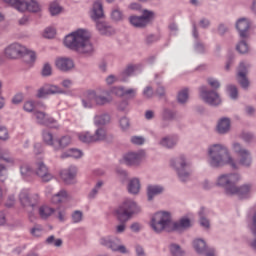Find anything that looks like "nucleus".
<instances>
[{"label": "nucleus", "mask_w": 256, "mask_h": 256, "mask_svg": "<svg viewBox=\"0 0 256 256\" xmlns=\"http://www.w3.org/2000/svg\"><path fill=\"white\" fill-rule=\"evenodd\" d=\"M150 225L156 233H161V231L171 233V231H181L191 227V220L182 218L179 222H172L169 212H158L152 217Z\"/></svg>", "instance_id": "f257e3e1"}, {"label": "nucleus", "mask_w": 256, "mask_h": 256, "mask_svg": "<svg viewBox=\"0 0 256 256\" xmlns=\"http://www.w3.org/2000/svg\"><path fill=\"white\" fill-rule=\"evenodd\" d=\"M241 179L238 173L222 174L218 177L216 185L225 189L226 195H238L240 199H247L251 193V185L237 187Z\"/></svg>", "instance_id": "f03ea898"}, {"label": "nucleus", "mask_w": 256, "mask_h": 256, "mask_svg": "<svg viewBox=\"0 0 256 256\" xmlns=\"http://www.w3.org/2000/svg\"><path fill=\"white\" fill-rule=\"evenodd\" d=\"M64 45L71 51H77V53H84L85 55H90L93 51L89 33L84 29H78L68 34L64 39Z\"/></svg>", "instance_id": "7ed1b4c3"}, {"label": "nucleus", "mask_w": 256, "mask_h": 256, "mask_svg": "<svg viewBox=\"0 0 256 256\" xmlns=\"http://www.w3.org/2000/svg\"><path fill=\"white\" fill-rule=\"evenodd\" d=\"M208 163L215 169L230 165L232 169H239L237 162L232 158L229 149L221 144H214L208 148Z\"/></svg>", "instance_id": "20e7f679"}, {"label": "nucleus", "mask_w": 256, "mask_h": 256, "mask_svg": "<svg viewBox=\"0 0 256 256\" xmlns=\"http://www.w3.org/2000/svg\"><path fill=\"white\" fill-rule=\"evenodd\" d=\"M141 211L137 203L131 199L125 200L116 210V215L120 221V225L116 227V233H123L125 231V223L129 221L133 215H137Z\"/></svg>", "instance_id": "39448f33"}, {"label": "nucleus", "mask_w": 256, "mask_h": 256, "mask_svg": "<svg viewBox=\"0 0 256 256\" xmlns=\"http://www.w3.org/2000/svg\"><path fill=\"white\" fill-rule=\"evenodd\" d=\"M90 17L96 23V29L99 31L101 35H113L115 30L113 27L109 26L107 22H101L99 19H103L105 17V13L103 12V3L101 1H95L92 6V10L90 11Z\"/></svg>", "instance_id": "423d86ee"}, {"label": "nucleus", "mask_w": 256, "mask_h": 256, "mask_svg": "<svg viewBox=\"0 0 256 256\" xmlns=\"http://www.w3.org/2000/svg\"><path fill=\"white\" fill-rule=\"evenodd\" d=\"M36 171H33V169H31V167L27 164H24L20 167V173L23 177V179H25L26 181H29V177H33V175H37L38 177H40V179L44 182V183H49V181H51V179H53V175H51V173H49V168H47V166L45 165V163L43 162H38L36 164Z\"/></svg>", "instance_id": "0eeeda50"}, {"label": "nucleus", "mask_w": 256, "mask_h": 256, "mask_svg": "<svg viewBox=\"0 0 256 256\" xmlns=\"http://www.w3.org/2000/svg\"><path fill=\"white\" fill-rule=\"evenodd\" d=\"M4 3H7L17 11L25 13L29 11L30 13H39L41 11V4L36 0H3Z\"/></svg>", "instance_id": "6e6552de"}, {"label": "nucleus", "mask_w": 256, "mask_h": 256, "mask_svg": "<svg viewBox=\"0 0 256 256\" xmlns=\"http://www.w3.org/2000/svg\"><path fill=\"white\" fill-rule=\"evenodd\" d=\"M108 103H111V98L97 94L95 91H88L86 97L82 99L83 107L86 109H91L94 105L103 107V105H108Z\"/></svg>", "instance_id": "1a4fd4ad"}, {"label": "nucleus", "mask_w": 256, "mask_h": 256, "mask_svg": "<svg viewBox=\"0 0 256 256\" xmlns=\"http://www.w3.org/2000/svg\"><path fill=\"white\" fill-rule=\"evenodd\" d=\"M171 165L176 169L180 181L185 182L189 180L191 173H189L190 165L187 163L184 155L171 160Z\"/></svg>", "instance_id": "9d476101"}, {"label": "nucleus", "mask_w": 256, "mask_h": 256, "mask_svg": "<svg viewBox=\"0 0 256 256\" xmlns=\"http://www.w3.org/2000/svg\"><path fill=\"white\" fill-rule=\"evenodd\" d=\"M139 65H128L124 71H122L118 76L115 75H109L106 78L107 85H113V83L122 82L125 83L129 80L131 75L139 69Z\"/></svg>", "instance_id": "9b49d317"}, {"label": "nucleus", "mask_w": 256, "mask_h": 256, "mask_svg": "<svg viewBox=\"0 0 256 256\" xmlns=\"http://www.w3.org/2000/svg\"><path fill=\"white\" fill-rule=\"evenodd\" d=\"M199 91L201 99L208 105L212 107L221 105V97H219V94L215 90H207V86H201Z\"/></svg>", "instance_id": "f8f14e48"}, {"label": "nucleus", "mask_w": 256, "mask_h": 256, "mask_svg": "<svg viewBox=\"0 0 256 256\" xmlns=\"http://www.w3.org/2000/svg\"><path fill=\"white\" fill-rule=\"evenodd\" d=\"M233 150L239 157V165H242V167H251V163H253V158L251 157V152H249V150L243 148L241 144L237 142L233 144Z\"/></svg>", "instance_id": "ddd939ff"}, {"label": "nucleus", "mask_w": 256, "mask_h": 256, "mask_svg": "<svg viewBox=\"0 0 256 256\" xmlns=\"http://www.w3.org/2000/svg\"><path fill=\"white\" fill-rule=\"evenodd\" d=\"M25 51V46L19 43H12L5 48L4 57H6V59H21Z\"/></svg>", "instance_id": "4468645a"}, {"label": "nucleus", "mask_w": 256, "mask_h": 256, "mask_svg": "<svg viewBox=\"0 0 256 256\" xmlns=\"http://www.w3.org/2000/svg\"><path fill=\"white\" fill-rule=\"evenodd\" d=\"M100 244L112 251H119V253H127V248L121 245V240L116 237H103L100 239Z\"/></svg>", "instance_id": "2eb2a0df"}, {"label": "nucleus", "mask_w": 256, "mask_h": 256, "mask_svg": "<svg viewBox=\"0 0 256 256\" xmlns=\"http://www.w3.org/2000/svg\"><path fill=\"white\" fill-rule=\"evenodd\" d=\"M155 15L153 11L144 10L142 16H130L129 21L133 27H147L151 18Z\"/></svg>", "instance_id": "dca6fc26"}, {"label": "nucleus", "mask_w": 256, "mask_h": 256, "mask_svg": "<svg viewBox=\"0 0 256 256\" xmlns=\"http://www.w3.org/2000/svg\"><path fill=\"white\" fill-rule=\"evenodd\" d=\"M20 203L23 207H31L35 209L39 205V194L29 195V190L23 189L19 195Z\"/></svg>", "instance_id": "f3484780"}, {"label": "nucleus", "mask_w": 256, "mask_h": 256, "mask_svg": "<svg viewBox=\"0 0 256 256\" xmlns=\"http://www.w3.org/2000/svg\"><path fill=\"white\" fill-rule=\"evenodd\" d=\"M33 115L36 118L38 125H45L46 127H51L52 129H57V127H59V125H57V120H55L53 117L47 116L45 112L34 111Z\"/></svg>", "instance_id": "a211bd4d"}, {"label": "nucleus", "mask_w": 256, "mask_h": 256, "mask_svg": "<svg viewBox=\"0 0 256 256\" xmlns=\"http://www.w3.org/2000/svg\"><path fill=\"white\" fill-rule=\"evenodd\" d=\"M193 247L199 255L205 256H217V253L213 248H208L207 243L203 239H196L193 241Z\"/></svg>", "instance_id": "6ab92c4d"}, {"label": "nucleus", "mask_w": 256, "mask_h": 256, "mask_svg": "<svg viewBox=\"0 0 256 256\" xmlns=\"http://www.w3.org/2000/svg\"><path fill=\"white\" fill-rule=\"evenodd\" d=\"M143 159V155L137 152H128L123 156V163L128 167H137V165H141V161Z\"/></svg>", "instance_id": "aec40b11"}, {"label": "nucleus", "mask_w": 256, "mask_h": 256, "mask_svg": "<svg viewBox=\"0 0 256 256\" xmlns=\"http://www.w3.org/2000/svg\"><path fill=\"white\" fill-rule=\"evenodd\" d=\"M236 29L240 39H247V37H249V29H251V22L247 18H240L236 22Z\"/></svg>", "instance_id": "412c9836"}, {"label": "nucleus", "mask_w": 256, "mask_h": 256, "mask_svg": "<svg viewBox=\"0 0 256 256\" xmlns=\"http://www.w3.org/2000/svg\"><path fill=\"white\" fill-rule=\"evenodd\" d=\"M55 65L59 71H62L63 73H67L75 67V63L70 58L60 57L56 59Z\"/></svg>", "instance_id": "4be33fe9"}, {"label": "nucleus", "mask_w": 256, "mask_h": 256, "mask_svg": "<svg viewBox=\"0 0 256 256\" xmlns=\"http://www.w3.org/2000/svg\"><path fill=\"white\" fill-rule=\"evenodd\" d=\"M77 175V167L70 166L69 169L62 170L60 172V177L66 183V185H71L75 181V176Z\"/></svg>", "instance_id": "5701e85b"}, {"label": "nucleus", "mask_w": 256, "mask_h": 256, "mask_svg": "<svg viewBox=\"0 0 256 256\" xmlns=\"http://www.w3.org/2000/svg\"><path fill=\"white\" fill-rule=\"evenodd\" d=\"M56 93H63V89L57 85H46L38 90L37 97L42 99L46 95H55Z\"/></svg>", "instance_id": "b1692460"}, {"label": "nucleus", "mask_w": 256, "mask_h": 256, "mask_svg": "<svg viewBox=\"0 0 256 256\" xmlns=\"http://www.w3.org/2000/svg\"><path fill=\"white\" fill-rule=\"evenodd\" d=\"M238 83L242 89L249 87V80L247 79V67L244 62H241L238 68Z\"/></svg>", "instance_id": "393cba45"}, {"label": "nucleus", "mask_w": 256, "mask_h": 256, "mask_svg": "<svg viewBox=\"0 0 256 256\" xmlns=\"http://www.w3.org/2000/svg\"><path fill=\"white\" fill-rule=\"evenodd\" d=\"M176 117H177V112H175V110L164 108L162 112V123H161L162 129H165V127H169V122L174 121Z\"/></svg>", "instance_id": "a878e982"}, {"label": "nucleus", "mask_w": 256, "mask_h": 256, "mask_svg": "<svg viewBox=\"0 0 256 256\" xmlns=\"http://www.w3.org/2000/svg\"><path fill=\"white\" fill-rule=\"evenodd\" d=\"M1 161H5V163H9L10 165H13L14 160L13 157L9 156V152H5L4 154H0V163ZM7 168L5 165L0 164V181L3 183L7 179V176L3 174V171H5Z\"/></svg>", "instance_id": "bb28decb"}, {"label": "nucleus", "mask_w": 256, "mask_h": 256, "mask_svg": "<svg viewBox=\"0 0 256 256\" xmlns=\"http://www.w3.org/2000/svg\"><path fill=\"white\" fill-rule=\"evenodd\" d=\"M179 138L177 136H167L160 140L159 145L166 147V149H173L177 145Z\"/></svg>", "instance_id": "cd10ccee"}, {"label": "nucleus", "mask_w": 256, "mask_h": 256, "mask_svg": "<svg viewBox=\"0 0 256 256\" xmlns=\"http://www.w3.org/2000/svg\"><path fill=\"white\" fill-rule=\"evenodd\" d=\"M69 145H71V136H62L61 138L56 139L54 150L59 151L60 149H65V147H69Z\"/></svg>", "instance_id": "c85d7f7f"}, {"label": "nucleus", "mask_w": 256, "mask_h": 256, "mask_svg": "<svg viewBox=\"0 0 256 256\" xmlns=\"http://www.w3.org/2000/svg\"><path fill=\"white\" fill-rule=\"evenodd\" d=\"M111 121V115L108 113L98 114L94 117V125L96 127H101L107 125Z\"/></svg>", "instance_id": "c756f323"}, {"label": "nucleus", "mask_w": 256, "mask_h": 256, "mask_svg": "<svg viewBox=\"0 0 256 256\" xmlns=\"http://www.w3.org/2000/svg\"><path fill=\"white\" fill-rule=\"evenodd\" d=\"M38 213L42 219H49V217H51L55 213V209L49 205L44 204L39 207Z\"/></svg>", "instance_id": "7c9ffc66"}, {"label": "nucleus", "mask_w": 256, "mask_h": 256, "mask_svg": "<svg viewBox=\"0 0 256 256\" xmlns=\"http://www.w3.org/2000/svg\"><path fill=\"white\" fill-rule=\"evenodd\" d=\"M141 191V182L138 178H133L128 183V193L131 195H137Z\"/></svg>", "instance_id": "2f4dec72"}, {"label": "nucleus", "mask_w": 256, "mask_h": 256, "mask_svg": "<svg viewBox=\"0 0 256 256\" xmlns=\"http://www.w3.org/2000/svg\"><path fill=\"white\" fill-rule=\"evenodd\" d=\"M218 133H227L231 129V120L229 118H222L217 125Z\"/></svg>", "instance_id": "473e14b6"}, {"label": "nucleus", "mask_w": 256, "mask_h": 256, "mask_svg": "<svg viewBox=\"0 0 256 256\" xmlns=\"http://www.w3.org/2000/svg\"><path fill=\"white\" fill-rule=\"evenodd\" d=\"M94 143H99V141H105L107 139V130L103 127L96 129L94 134H92Z\"/></svg>", "instance_id": "72a5a7b5"}, {"label": "nucleus", "mask_w": 256, "mask_h": 256, "mask_svg": "<svg viewBox=\"0 0 256 256\" xmlns=\"http://www.w3.org/2000/svg\"><path fill=\"white\" fill-rule=\"evenodd\" d=\"M42 138L44 143H46V145H49L50 147H53V149H55V143L57 139L53 137V134L50 131L44 130L42 132Z\"/></svg>", "instance_id": "f704fd0d"}, {"label": "nucleus", "mask_w": 256, "mask_h": 256, "mask_svg": "<svg viewBox=\"0 0 256 256\" xmlns=\"http://www.w3.org/2000/svg\"><path fill=\"white\" fill-rule=\"evenodd\" d=\"M22 57L26 65H33L37 60V54L34 51L27 50V48Z\"/></svg>", "instance_id": "c9c22d12"}, {"label": "nucleus", "mask_w": 256, "mask_h": 256, "mask_svg": "<svg viewBox=\"0 0 256 256\" xmlns=\"http://www.w3.org/2000/svg\"><path fill=\"white\" fill-rule=\"evenodd\" d=\"M67 157H73L74 159H79L83 157V152L79 149L71 148L67 152L61 155L62 159H67Z\"/></svg>", "instance_id": "e433bc0d"}, {"label": "nucleus", "mask_w": 256, "mask_h": 256, "mask_svg": "<svg viewBox=\"0 0 256 256\" xmlns=\"http://www.w3.org/2000/svg\"><path fill=\"white\" fill-rule=\"evenodd\" d=\"M159 193H163V188L157 185H150L147 188L148 201H152L155 195H159Z\"/></svg>", "instance_id": "4c0bfd02"}, {"label": "nucleus", "mask_w": 256, "mask_h": 256, "mask_svg": "<svg viewBox=\"0 0 256 256\" xmlns=\"http://www.w3.org/2000/svg\"><path fill=\"white\" fill-rule=\"evenodd\" d=\"M67 199V191L65 190H60L57 194H54L51 198V202L54 205H57L59 203H63Z\"/></svg>", "instance_id": "58836bf2"}, {"label": "nucleus", "mask_w": 256, "mask_h": 256, "mask_svg": "<svg viewBox=\"0 0 256 256\" xmlns=\"http://www.w3.org/2000/svg\"><path fill=\"white\" fill-rule=\"evenodd\" d=\"M111 19L113 21H123L125 19V15L120 7L115 6L111 11Z\"/></svg>", "instance_id": "ea45409f"}, {"label": "nucleus", "mask_w": 256, "mask_h": 256, "mask_svg": "<svg viewBox=\"0 0 256 256\" xmlns=\"http://www.w3.org/2000/svg\"><path fill=\"white\" fill-rule=\"evenodd\" d=\"M78 139L82 143H95L93 134L91 132H80L78 133Z\"/></svg>", "instance_id": "a19ab883"}, {"label": "nucleus", "mask_w": 256, "mask_h": 256, "mask_svg": "<svg viewBox=\"0 0 256 256\" xmlns=\"http://www.w3.org/2000/svg\"><path fill=\"white\" fill-rule=\"evenodd\" d=\"M198 215L200 217L201 227H205V229H209V226H210L209 220L205 218V215H207V210L204 207H202Z\"/></svg>", "instance_id": "79ce46f5"}, {"label": "nucleus", "mask_w": 256, "mask_h": 256, "mask_svg": "<svg viewBox=\"0 0 256 256\" xmlns=\"http://www.w3.org/2000/svg\"><path fill=\"white\" fill-rule=\"evenodd\" d=\"M236 50L240 52L242 55L245 53H249V45L245 41V39H242L236 46Z\"/></svg>", "instance_id": "37998d69"}, {"label": "nucleus", "mask_w": 256, "mask_h": 256, "mask_svg": "<svg viewBox=\"0 0 256 256\" xmlns=\"http://www.w3.org/2000/svg\"><path fill=\"white\" fill-rule=\"evenodd\" d=\"M170 253L172 256H185V252L181 250V246L177 244L170 245Z\"/></svg>", "instance_id": "c03bdc74"}, {"label": "nucleus", "mask_w": 256, "mask_h": 256, "mask_svg": "<svg viewBox=\"0 0 256 256\" xmlns=\"http://www.w3.org/2000/svg\"><path fill=\"white\" fill-rule=\"evenodd\" d=\"M30 234L33 237H41L43 235V226L41 224H35L32 229H30Z\"/></svg>", "instance_id": "a18cd8bd"}, {"label": "nucleus", "mask_w": 256, "mask_h": 256, "mask_svg": "<svg viewBox=\"0 0 256 256\" xmlns=\"http://www.w3.org/2000/svg\"><path fill=\"white\" fill-rule=\"evenodd\" d=\"M177 99H178L179 103H186L187 99H189V89L185 88V89L181 90L178 93Z\"/></svg>", "instance_id": "49530a36"}, {"label": "nucleus", "mask_w": 256, "mask_h": 256, "mask_svg": "<svg viewBox=\"0 0 256 256\" xmlns=\"http://www.w3.org/2000/svg\"><path fill=\"white\" fill-rule=\"evenodd\" d=\"M110 95H116V97H124L125 87L118 86L110 89Z\"/></svg>", "instance_id": "de8ad7c7"}, {"label": "nucleus", "mask_w": 256, "mask_h": 256, "mask_svg": "<svg viewBox=\"0 0 256 256\" xmlns=\"http://www.w3.org/2000/svg\"><path fill=\"white\" fill-rule=\"evenodd\" d=\"M103 187V181L97 182L95 187L92 189V191L88 194L89 199H95L97 197V194L99 193V190Z\"/></svg>", "instance_id": "09e8293b"}, {"label": "nucleus", "mask_w": 256, "mask_h": 256, "mask_svg": "<svg viewBox=\"0 0 256 256\" xmlns=\"http://www.w3.org/2000/svg\"><path fill=\"white\" fill-rule=\"evenodd\" d=\"M49 11L52 16L59 15L61 13V6H59V3L57 2H52Z\"/></svg>", "instance_id": "8fccbe9b"}, {"label": "nucleus", "mask_w": 256, "mask_h": 256, "mask_svg": "<svg viewBox=\"0 0 256 256\" xmlns=\"http://www.w3.org/2000/svg\"><path fill=\"white\" fill-rule=\"evenodd\" d=\"M227 92L229 93L231 99H237V97H239V91L237 90V86L235 85H228Z\"/></svg>", "instance_id": "3c124183"}, {"label": "nucleus", "mask_w": 256, "mask_h": 256, "mask_svg": "<svg viewBox=\"0 0 256 256\" xmlns=\"http://www.w3.org/2000/svg\"><path fill=\"white\" fill-rule=\"evenodd\" d=\"M137 96V88H124V97H127V99H135Z\"/></svg>", "instance_id": "603ef678"}, {"label": "nucleus", "mask_w": 256, "mask_h": 256, "mask_svg": "<svg viewBox=\"0 0 256 256\" xmlns=\"http://www.w3.org/2000/svg\"><path fill=\"white\" fill-rule=\"evenodd\" d=\"M55 34V28L48 27L44 30L43 37H45V39H53V37H55Z\"/></svg>", "instance_id": "864d4df0"}, {"label": "nucleus", "mask_w": 256, "mask_h": 256, "mask_svg": "<svg viewBox=\"0 0 256 256\" xmlns=\"http://www.w3.org/2000/svg\"><path fill=\"white\" fill-rule=\"evenodd\" d=\"M73 223H81L83 221V212L76 210L72 213Z\"/></svg>", "instance_id": "5fc2aeb1"}, {"label": "nucleus", "mask_w": 256, "mask_h": 256, "mask_svg": "<svg viewBox=\"0 0 256 256\" xmlns=\"http://www.w3.org/2000/svg\"><path fill=\"white\" fill-rule=\"evenodd\" d=\"M9 139V130L7 127L0 126V141H7Z\"/></svg>", "instance_id": "6e6d98bb"}, {"label": "nucleus", "mask_w": 256, "mask_h": 256, "mask_svg": "<svg viewBox=\"0 0 256 256\" xmlns=\"http://www.w3.org/2000/svg\"><path fill=\"white\" fill-rule=\"evenodd\" d=\"M24 111H27L28 113H32V111H35V102L34 101H27L24 103Z\"/></svg>", "instance_id": "4d7b16f0"}, {"label": "nucleus", "mask_w": 256, "mask_h": 256, "mask_svg": "<svg viewBox=\"0 0 256 256\" xmlns=\"http://www.w3.org/2000/svg\"><path fill=\"white\" fill-rule=\"evenodd\" d=\"M119 124H120V127H121V130L122 131H125V129H129V118L127 117H122L120 120H119Z\"/></svg>", "instance_id": "13d9d810"}, {"label": "nucleus", "mask_w": 256, "mask_h": 256, "mask_svg": "<svg viewBox=\"0 0 256 256\" xmlns=\"http://www.w3.org/2000/svg\"><path fill=\"white\" fill-rule=\"evenodd\" d=\"M241 138L246 143H251V141H253V139H255V136H253V134L251 132H243L241 134Z\"/></svg>", "instance_id": "bf43d9fd"}, {"label": "nucleus", "mask_w": 256, "mask_h": 256, "mask_svg": "<svg viewBox=\"0 0 256 256\" xmlns=\"http://www.w3.org/2000/svg\"><path fill=\"white\" fill-rule=\"evenodd\" d=\"M131 143H133V145H143V143H145V138L141 136H132Z\"/></svg>", "instance_id": "052dcab7"}, {"label": "nucleus", "mask_w": 256, "mask_h": 256, "mask_svg": "<svg viewBox=\"0 0 256 256\" xmlns=\"http://www.w3.org/2000/svg\"><path fill=\"white\" fill-rule=\"evenodd\" d=\"M208 84L212 89H219L221 87V83L218 82L217 79L214 78H208Z\"/></svg>", "instance_id": "680f3d73"}, {"label": "nucleus", "mask_w": 256, "mask_h": 256, "mask_svg": "<svg viewBox=\"0 0 256 256\" xmlns=\"http://www.w3.org/2000/svg\"><path fill=\"white\" fill-rule=\"evenodd\" d=\"M127 107H129V101H127V100H123V101L117 103L118 111H127Z\"/></svg>", "instance_id": "e2e57ef3"}, {"label": "nucleus", "mask_w": 256, "mask_h": 256, "mask_svg": "<svg viewBox=\"0 0 256 256\" xmlns=\"http://www.w3.org/2000/svg\"><path fill=\"white\" fill-rule=\"evenodd\" d=\"M51 72H52L51 65L45 64L42 69L43 77H49V75H51Z\"/></svg>", "instance_id": "0e129e2a"}, {"label": "nucleus", "mask_w": 256, "mask_h": 256, "mask_svg": "<svg viewBox=\"0 0 256 256\" xmlns=\"http://www.w3.org/2000/svg\"><path fill=\"white\" fill-rule=\"evenodd\" d=\"M23 101V93H18L16 94L13 99H12V103L14 105H19V103H21Z\"/></svg>", "instance_id": "69168bd1"}, {"label": "nucleus", "mask_w": 256, "mask_h": 256, "mask_svg": "<svg viewBox=\"0 0 256 256\" xmlns=\"http://www.w3.org/2000/svg\"><path fill=\"white\" fill-rule=\"evenodd\" d=\"M144 97H147V99H151L153 97V88L150 86H147L143 91Z\"/></svg>", "instance_id": "338daca9"}, {"label": "nucleus", "mask_w": 256, "mask_h": 256, "mask_svg": "<svg viewBox=\"0 0 256 256\" xmlns=\"http://www.w3.org/2000/svg\"><path fill=\"white\" fill-rule=\"evenodd\" d=\"M135 251H136V256H147L145 254V250L143 249V247L141 245H136Z\"/></svg>", "instance_id": "774afa93"}]
</instances>
